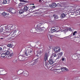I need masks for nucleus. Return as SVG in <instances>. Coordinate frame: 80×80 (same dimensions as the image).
Masks as SVG:
<instances>
[{
	"mask_svg": "<svg viewBox=\"0 0 80 80\" xmlns=\"http://www.w3.org/2000/svg\"><path fill=\"white\" fill-rule=\"evenodd\" d=\"M38 53L39 54V55H41L42 54V52L41 50H39L38 51Z\"/></svg>",
	"mask_w": 80,
	"mask_h": 80,
	"instance_id": "nucleus-34",
	"label": "nucleus"
},
{
	"mask_svg": "<svg viewBox=\"0 0 80 80\" xmlns=\"http://www.w3.org/2000/svg\"><path fill=\"white\" fill-rule=\"evenodd\" d=\"M3 70H2V71H0V72H3Z\"/></svg>",
	"mask_w": 80,
	"mask_h": 80,
	"instance_id": "nucleus-48",
	"label": "nucleus"
},
{
	"mask_svg": "<svg viewBox=\"0 0 80 80\" xmlns=\"http://www.w3.org/2000/svg\"><path fill=\"white\" fill-rule=\"evenodd\" d=\"M51 31L52 33H53L56 32V30H55V29L54 28H52L51 29Z\"/></svg>",
	"mask_w": 80,
	"mask_h": 80,
	"instance_id": "nucleus-12",
	"label": "nucleus"
},
{
	"mask_svg": "<svg viewBox=\"0 0 80 80\" xmlns=\"http://www.w3.org/2000/svg\"><path fill=\"white\" fill-rule=\"evenodd\" d=\"M53 17H54V15H53Z\"/></svg>",
	"mask_w": 80,
	"mask_h": 80,
	"instance_id": "nucleus-53",
	"label": "nucleus"
},
{
	"mask_svg": "<svg viewBox=\"0 0 80 80\" xmlns=\"http://www.w3.org/2000/svg\"><path fill=\"white\" fill-rule=\"evenodd\" d=\"M65 1H67V0H64Z\"/></svg>",
	"mask_w": 80,
	"mask_h": 80,
	"instance_id": "nucleus-52",
	"label": "nucleus"
},
{
	"mask_svg": "<svg viewBox=\"0 0 80 80\" xmlns=\"http://www.w3.org/2000/svg\"><path fill=\"white\" fill-rule=\"evenodd\" d=\"M57 4L56 3H52V5H50L49 6L50 7L55 8V7H57Z\"/></svg>",
	"mask_w": 80,
	"mask_h": 80,
	"instance_id": "nucleus-8",
	"label": "nucleus"
},
{
	"mask_svg": "<svg viewBox=\"0 0 80 80\" xmlns=\"http://www.w3.org/2000/svg\"><path fill=\"white\" fill-rule=\"evenodd\" d=\"M29 75V73L27 71H25L24 74V75L26 77H27Z\"/></svg>",
	"mask_w": 80,
	"mask_h": 80,
	"instance_id": "nucleus-13",
	"label": "nucleus"
},
{
	"mask_svg": "<svg viewBox=\"0 0 80 80\" xmlns=\"http://www.w3.org/2000/svg\"><path fill=\"white\" fill-rule=\"evenodd\" d=\"M32 8H35V6H33L32 7Z\"/></svg>",
	"mask_w": 80,
	"mask_h": 80,
	"instance_id": "nucleus-45",
	"label": "nucleus"
},
{
	"mask_svg": "<svg viewBox=\"0 0 80 80\" xmlns=\"http://www.w3.org/2000/svg\"><path fill=\"white\" fill-rule=\"evenodd\" d=\"M13 53H12L10 55H8V56H6V58L8 59H10L11 58H12V56L13 55Z\"/></svg>",
	"mask_w": 80,
	"mask_h": 80,
	"instance_id": "nucleus-9",
	"label": "nucleus"
},
{
	"mask_svg": "<svg viewBox=\"0 0 80 80\" xmlns=\"http://www.w3.org/2000/svg\"><path fill=\"white\" fill-rule=\"evenodd\" d=\"M7 47H9L10 48L11 47H12V44H9L7 45Z\"/></svg>",
	"mask_w": 80,
	"mask_h": 80,
	"instance_id": "nucleus-33",
	"label": "nucleus"
},
{
	"mask_svg": "<svg viewBox=\"0 0 80 80\" xmlns=\"http://www.w3.org/2000/svg\"><path fill=\"white\" fill-rule=\"evenodd\" d=\"M60 67H58L56 69L54 70V72H62V71H65L66 70V68H62L61 69L59 68Z\"/></svg>",
	"mask_w": 80,
	"mask_h": 80,
	"instance_id": "nucleus-1",
	"label": "nucleus"
},
{
	"mask_svg": "<svg viewBox=\"0 0 80 80\" xmlns=\"http://www.w3.org/2000/svg\"><path fill=\"white\" fill-rule=\"evenodd\" d=\"M9 11L12 13H15L16 12V10L12 8H9Z\"/></svg>",
	"mask_w": 80,
	"mask_h": 80,
	"instance_id": "nucleus-7",
	"label": "nucleus"
},
{
	"mask_svg": "<svg viewBox=\"0 0 80 80\" xmlns=\"http://www.w3.org/2000/svg\"><path fill=\"white\" fill-rule=\"evenodd\" d=\"M54 50L55 53H58L60 51V48L56 47L54 48Z\"/></svg>",
	"mask_w": 80,
	"mask_h": 80,
	"instance_id": "nucleus-4",
	"label": "nucleus"
},
{
	"mask_svg": "<svg viewBox=\"0 0 80 80\" xmlns=\"http://www.w3.org/2000/svg\"><path fill=\"white\" fill-rule=\"evenodd\" d=\"M3 3L4 4H6V3H8V2H7V1H6V0H3Z\"/></svg>",
	"mask_w": 80,
	"mask_h": 80,
	"instance_id": "nucleus-24",
	"label": "nucleus"
},
{
	"mask_svg": "<svg viewBox=\"0 0 80 80\" xmlns=\"http://www.w3.org/2000/svg\"><path fill=\"white\" fill-rule=\"evenodd\" d=\"M68 9L69 10H71L72 9V8H73V7L72 6H68Z\"/></svg>",
	"mask_w": 80,
	"mask_h": 80,
	"instance_id": "nucleus-27",
	"label": "nucleus"
},
{
	"mask_svg": "<svg viewBox=\"0 0 80 80\" xmlns=\"http://www.w3.org/2000/svg\"><path fill=\"white\" fill-rule=\"evenodd\" d=\"M37 59H36L35 60H34V62L33 63V64H32V65H35V64H36L37 63V62H38V60H37Z\"/></svg>",
	"mask_w": 80,
	"mask_h": 80,
	"instance_id": "nucleus-17",
	"label": "nucleus"
},
{
	"mask_svg": "<svg viewBox=\"0 0 80 80\" xmlns=\"http://www.w3.org/2000/svg\"><path fill=\"white\" fill-rule=\"evenodd\" d=\"M7 2H8V3H10V1L9 0L7 1Z\"/></svg>",
	"mask_w": 80,
	"mask_h": 80,
	"instance_id": "nucleus-43",
	"label": "nucleus"
},
{
	"mask_svg": "<svg viewBox=\"0 0 80 80\" xmlns=\"http://www.w3.org/2000/svg\"><path fill=\"white\" fill-rule=\"evenodd\" d=\"M52 59V60L54 62H56V60L57 59V58L55 57H53V58H51Z\"/></svg>",
	"mask_w": 80,
	"mask_h": 80,
	"instance_id": "nucleus-18",
	"label": "nucleus"
},
{
	"mask_svg": "<svg viewBox=\"0 0 80 80\" xmlns=\"http://www.w3.org/2000/svg\"><path fill=\"white\" fill-rule=\"evenodd\" d=\"M2 15H3V16H5V15H7V13L5 12H3L2 13Z\"/></svg>",
	"mask_w": 80,
	"mask_h": 80,
	"instance_id": "nucleus-28",
	"label": "nucleus"
},
{
	"mask_svg": "<svg viewBox=\"0 0 80 80\" xmlns=\"http://www.w3.org/2000/svg\"><path fill=\"white\" fill-rule=\"evenodd\" d=\"M57 6V7H60V6H61V5H60V3H58Z\"/></svg>",
	"mask_w": 80,
	"mask_h": 80,
	"instance_id": "nucleus-37",
	"label": "nucleus"
},
{
	"mask_svg": "<svg viewBox=\"0 0 80 80\" xmlns=\"http://www.w3.org/2000/svg\"><path fill=\"white\" fill-rule=\"evenodd\" d=\"M48 54L47 53H45V55H44V60L45 62V66H47V59H48Z\"/></svg>",
	"mask_w": 80,
	"mask_h": 80,
	"instance_id": "nucleus-3",
	"label": "nucleus"
},
{
	"mask_svg": "<svg viewBox=\"0 0 80 80\" xmlns=\"http://www.w3.org/2000/svg\"><path fill=\"white\" fill-rule=\"evenodd\" d=\"M53 55L54 57H55L56 58V56L57 55L56 54H53L52 56H51V58H53Z\"/></svg>",
	"mask_w": 80,
	"mask_h": 80,
	"instance_id": "nucleus-22",
	"label": "nucleus"
},
{
	"mask_svg": "<svg viewBox=\"0 0 80 80\" xmlns=\"http://www.w3.org/2000/svg\"><path fill=\"white\" fill-rule=\"evenodd\" d=\"M5 56H6L5 53H3L1 55V57H2V58H4Z\"/></svg>",
	"mask_w": 80,
	"mask_h": 80,
	"instance_id": "nucleus-20",
	"label": "nucleus"
},
{
	"mask_svg": "<svg viewBox=\"0 0 80 80\" xmlns=\"http://www.w3.org/2000/svg\"><path fill=\"white\" fill-rule=\"evenodd\" d=\"M77 33V31L74 32L73 33V36H74V35H75V33Z\"/></svg>",
	"mask_w": 80,
	"mask_h": 80,
	"instance_id": "nucleus-32",
	"label": "nucleus"
},
{
	"mask_svg": "<svg viewBox=\"0 0 80 80\" xmlns=\"http://www.w3.org/2000/svg\"><path fill=\"white\" fill-rule=\"evenodd\" d=\"M42 25V23H40L38 24V25H37V27H40V26H41Z\"/></svg>",
	"mask_w": 80,
	"mask_h": 80,
	"instance_id": "nucleus-30",
	"label": "nucleus"
},
{
	"mask_svg": "<svg viewBox=\"0 0 80 80\" xmlns=\"http://www.w3.org/2000/svg\"><path fill=\"white\" fill-rule=\"evenodd\" d=\"M20 2H25V3H27L28 2L27 1L24 0H19Z\"/></svg>",
	"mask_w": 80,
	"mask_h": 80,
	"instance_id": "nucleus-25",
	"label": "nucleus"
},
{
	"mask_svg": "<svg viewBox=\"0 0 80 80\" xmlns=\"http://www.w3.org/2000/svg\"><path fill=\"white\" fill-rule=\"evenodd\" d=\"M23 9V10L24 11H27V10H28V8L27 7V6H25L24 7Z\"/></svg>",
	"mask_w": 80,
	"mask_h": 80,
	"instance_id": "nucleus-16",
	"label": "nucleus"
},
{
	"mask_svg": "<svg viewBox=\"0 0 80 80\" xmlns=\"http://www.w3.org/2000/svg\"><path fill=\"white\" fill-rule=\"evenodd\" d=\"M67 37H64V38H67Z\"/></svg>",
	"mask_w": 80,
	"mask_h": 80,
	"instance_id": "nucleus-51",
	"label": "nucleus"
},
{
	"mask_svg": "<svg viewBox=\"0 0 80 80\" xmlns=\"http://www.w3.org/2000/svg\"><path fill=\"white\" fill-rule=\"evenodd\" d=\"M18 5L19 7H20V6H22V3H20Z\"/></svg>",
	"mask_w": 80,
	"mask_h": 80,
	"instance_id": "nucleus-38",
	"label": "nucleus"
},
{
	"mask_svg": "<svg viewBox=\"0 0 80 80\" xmlns=\"http://www.w3.org/2000/svg\"><path fill=\"white\" fill-rule=\"evenodd\" d=\"M8 28L9 29L11 30H13V29L15 28V27L13 25L11 24L9 25Z\"/></svg>",
	"mask_w": 80,
	"mask_h": 80,
	"instance_id": "nucleus-6",
	"label": "nucleus"
},
{
	"mask_svg": "<svg viewBox=\"0 0 80 80\" xmlns=\"http://www.w3.org/2000/svg\"><path fill=\"white\" fill-rule=\"evenodd\" d=\"M77 12H72L71 13V15H74V16H76L77 15H78V14H77Z\"/></svg>",
	"mask_w": 80,
	"mask_h": 80,
	"instance_id": "nucleus-11",
	"label": "nucleus"
},
{
	"mask_svg": "<svg viewBox=\"0 0 80 80\" xmlns=\"http://www.w3.org/2000/svg\"><path fill=\"white\" fill-rule=\"evenodd\" d=\"M48 37H50V38H52L53 37V35H51L50 34H48Z\"/></svg>",
	"mask_w": 80,
	"mask_h": 80,
	"instance_id": "nucleus-31",
	"label": "nucleus"
},
{
	"mask_svg": "<svg viewBox=\"0 0 80 80\" xmlns=\"http://www.w3.org/2000/svg\"><path fill=\"white\" fill-rule=\"evenodd\" d=\"M16 78H14V79L15 80H20V79H19V78H17V76H16Z\"/></svg>",
	"mask_w": 80,
	"mask_h": 80,
	"instance_id": "nucleus-29",
	"label": "nucleus"
},
{
	"mask_svg": "<svg viewBox=\"0 0 80 80\" xmlns=\"http://www.w3.org/2000/svg\"><path fill=\"white\" fill-rule=\"evenodd\" d=\"M18 60L21 61V60H23L25 59V58L24 57V55H20L18 57Z\"/></svg>",
	"mask_w": 80,
	"mask_h": 80,
	"instance_id": "nucleus-5",
	"label": "nucleus"
},
{
	"mask_svg": "<svg viewBox=\"0 0 80 80\" xmlns=\"http://www.w3.org/2000/svg\"><path fill=\"white\" fill-rule=\"evenodd\" d=\"M5 54H6V55H8L10 54V52L8 51H7L5 52Z\"/></svg>",
	"mask_w": 80,
	"mask_h": 80,
	"instance_id": "nucleus-21",
	"label": "nucleus"
},
{
	"mask_svg": "<svg viewBox=\"0 0 80 80\" xmlns=\"http://www.w3.org/2000/svg\"><path fill=\"white\" fill-rule=\"evenodd\" d=\"M23 13V10H20L19 12V14H22V13Z\"/></svg>",
	"mask_w": 80,
	"mask_h": 80,
	"instance_id": "nucleus-23",
	"label": "nucleus"
},
{
	"mask_svg": "<svg viewBox=\"0 0 80 80\" xmlns=\"http://www.w3.org/2000/svg\"><path fill=\"white\" fill-rule=\"evenodd\" d=\"M61 60L62 61H64V60H65V58H64L62 57L61 58Z\"/></svg>",
	"mask_w": 80,
	"mask_h": 80,
	"instance_id": "nucleus-35",
	"label": "nucleus"
},
{
	"mask_svg": "<svg viewBox=\"0 0 80 80\" xmlns=\"http://www.w3.org/2000/svg\"><path fill=\"white\" fill-rule=\"evenodd\" d=\"M17 32V31H15L13 32L14 33H16Z\"/></svg>",
	"mask_w": 80,
	"mask_h": 80,
	"instance_id": "nucleus-44",
	"label": "nucleus"
},
{
	"mask_svg": "<svg viewBox=\"0 0 80 80\" xmlns=\"http://www.w3.org/2000/svg\"><path fill=\"white\" fill-rule=\"evenodd\" d=\"M61 17L62 18H63L65 17V14L63 13L62 14L61 16Z\"/></svg>",
	"mask_w": 80,
	"mask_h": 80,
	"instance_id": "nucleus-19",
	"label": "nucleus"
},
{
	"mask_svg": "<svg viewBox=\"0 0 80 80\" xmlns=\"http://www.w3.org/2000/svg\"><path fill=\"white\" fill-rule=\"evenodd\" d=\"M63 54V53H62V52H59L58 54V58H60L62 56V54Z\"/></svg>",
	"mask_w": 80,
	"mask_h": 80,
	"instance_id": "nucleus-14",
	"label": "nucleus"
},
{
	"mask_svg": "<svg viewBox=\"0 0 80 80\" xmlns=\"http://www.w3.org/2000/svg\"><path fill=\"white\" fill-rule=\"evenodd\" d=\"M17 60H14L13 61V62L14 63H17Z\"/></svg>",
	"mask_w": 80,
	"mask_h": 80,
	"instance_id": "nucleus-36",
	"label": "nucleus"
},
{
	"mask_svg": "<svg viewBox=\"0 0 80 80\" xmlns=\"http://www.w3.org/2000/svg\"><path fill=\"white\" fill-rule=\"evenodd\" d=\"M77 14H78V15H80V11H79V13H78V12H77Z\"/></svg>",
	"mask_w": 80,
	"mask_h": 80,
	"instance_id": "nucleus-42",
	"label": "nucleus"
},
{
	"mask_svg": "<svg viewBox=\"0 0 80 80\" xmlns=\"http://www.w3.org/2000/svg\"><path fill=\"white\" fill-rule=\"evenodd\" d=\"M42 1V0H39V2H41V1Z\"/></svg>",
	"mask_w": 80,
	"mask_h": 80,
	"instance_id": "nucleus-46",
	"label": "nucleus"
},
{
	"mask_svg": "<svg viewBox=\"0 0 80 80\" xmlns=\"http://www.w3.org/2000/svg\"><path fill=\"white\" fill-rule=\"evenodd\" d=\"M73 59H74V60H76L77 59L73 58Z\"/></svg>",
	"mask_w": 80,
	"mask_h": 80,
	"instance_id": "nucleus-49",
	"label": "nucleus"
},
{
	"mask_svg": "<svg viewBox=\"0 0 80 80\" xmlns=\"http://www.w3.org/2000/svg\"><path fill=\"white\" fill-rule=\"evenodd\" d=\"M54 18L55 20H56L57 19H58V16H56L54 17Z\"/></svg>",
	"mask_w": 80,
	"mask_h": 80,
	"instance_id": "nucleus-39",
	"label": "nucleus"
},
{
	"mask_svg": "<svg viewBox=\"0 0 80 80\" xmlns=\"http://www.w3.org/2000/svg\"><path fill=\"white\" fill-rule=\"evenodd\" d=\"M39 30L40 32H42V31L43 30V28H39Z\"/></svg>",
	"mask_w": 80,
	"mask_h": 80,
	"instance_id": "nucleus-26",
	"label": "nucleus"
},
{
	"mask_svg": "<svg viewBox=\"0 0 80 80\" xmlns=\"http://www.w3.org/2000/svg\"><path fill=\"white\" fill-rule=\"evenodd\" d=\"M48 62L51 65H52L54 63V62L52 59H50L49 60Z\"/></svg>",
	"mask_w": 80,
	"mask_h": 80,
	"instance_id": "nucleus-10",
	"label": "nucleus"
},
{
	"mask_svg": "<svg viewBox=\"0 0 80 80\" xmlns=\"http://www.w3.org/2000/svg\"><path fill=\"white\" fill-rule=\"evenodd\" d=\"M2 48H0V53L1 52H2Z\"/></svg>",
	"mask_w": 80,
	"mask_h": 80,
	"instance_id": "nucleus-41",
	"label": "nucleus"
},
{
	"mask_svg": "<svg viewBox=\"0 0 80 80\" xmlns=\"http://www.w3.org/2000/svg\"><path fill=\"white\" fill-rule=\"evenodd\" d=\"M45 10H44V9H43L42 10V13H43L44 12H45Z\"/></svg>",
	"mask_w": 80,
	"mask_h": 80,
	"instance_id": "nucleus-40",
	"label": "nucleus"
},
{
	"mask_svg": "<svg viewBox=\"0 0 80 80\" xmlns=\"http://www.w3.org/2000/svg\"><path fill=\"white\" fill-rule=\"evenodd\" d=\"M32 50L28 49V50L25 52L24 55L25 56H28V57H30V55H32Z\"/></svg>",
	"mask_w": 80,
	"mask_h": 80,
	"instance_id": "nucleus-2",
	"label": "nucleus"
},
{
	"mask_svg": "<svg viewBox=\"0 0 80 80\" xmlns=\"http://www.w3.org/2000/svg\"><path fill=\"white\" fill-rule=\"evenodd\" d=\"M38 13V12H35V14H37Z\"/></svg>",
	"mask_w": 80,
	"mask_h": 80,
	"instance_id": "nucleus-47",
	"label": "nucleus"
},
{
	"mask_svg": "<svg viewBox=\"0 0 80 80\" xmlns=\"http://www.w3.org/2000/svg\"><path fill=\"white\" fill-rule=\"evenodd\" d=\"M1 39H3V38H1Z\"/></svg>",
	"mask_w": 80,
	"mask_h": 80,
	"instance_id": "nucleus-50",
	"label": "nucleus"
},
{
	"mask_svg": "<svg viewBox=\"0 0 80 80\" xmlns=\"http://www.w3.org/2000/svg\"><path fill=\"white\" fill-rule=\"evenodd\" d=\"M68 30H69V31H72V29L71 28H69L68 29H66L65 30H64V32H68Z\"/></svg>",
	"mask_w": 80,
	"mask_h": 80,
	"instance_id": "nucleus-15",
	"label": "nucleus"
}]
</instances>
